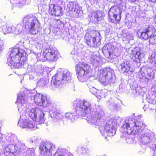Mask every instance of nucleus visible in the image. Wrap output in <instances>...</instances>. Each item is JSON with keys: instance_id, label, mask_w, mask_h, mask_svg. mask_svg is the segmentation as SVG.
Returning <instances> with one entry per match:
<instances>
[{"instance_id": "obj_1", "label": "nucleus", "mask_w": 156, "mask_h": 156, "mask_svg": "<svg viewBox=\"0 0 156 156\" xmlns=\"http://www.w3.org/2000/svg\"><path fill=\"white\" fill-rule=\"evenodd\" d=\"M73 105L75 108V112L80 116L87 115L86 120L89 124L98 126L103 122L104 116L103 111L99 106H97L93 111H92L91 103L85 100L79 99L75 100Z\"/></svg>"}, {"instance_id": "obj_2", "label": "nucleus", "mask_w": 156, "mask_h": 156, "mask_svg": "<svg viewBox=\"0 0 156 156\" xmlns=\"http://www.w3.org/2000/svg\"><path fill=\"white\" fill-rule=\"evenodd\" d=\"M8 54L7 63L12 68H25L27 66V55L23 50L19 48H11Z\"/></svg>"}, {"instance_id": "obj_3", "label": "nucleus", "mask_w": 156, "mask_h": 156, "mask_svg": "<svg viewBox=\"0 0 156 156\" xmlns=\"http://www.w3.org/2000/svg\"><path fill=\"white\" fill-rule=\"evenodd\" d=\"M146 126L142 121L135 122V119L128 117L120 130L122 132H126L128 135H138Z\"/></svg>"}, {"instance_id": "obj_4", "label": "nucleus", "mask_w": 156, "mask_h": 156, "mask_svg": "<svg viewBox=\"0 0 156 156\" xmlns=\"http://www.w3.org/2000/svg\"><path fill=\"white\" fill-rule=\"evenodd\" d=\"M71 75L70 72L67 69L58 70L55 76L52 77L50 88L55 90L56 88H59L62 84L68 83L71 79Z\"/></svg>"}, {"instance_id": "obj_5", "label": "nucleus", "mask_w": 156, "mask_h": 156, "mask_svg": "<svg viewBox=\"0 0 156 156\" xmlns=\"http://www.w3.org/2000/svg\"><path fill=\"white\" fill-rule=\"evenodd\" d=\"M39 108H34L29 109L28 112L29 116L31 119H27L26 115L21 116L18 123V125L20 127L32 129L34 128L35 124L33 120L36 117V114Z\"/></svg>"}, {"instance_id": "obj_6", "label": "nucleus", "mask_w": 156, "mask_h": 156, "mask_svg": "<svg viewBox=\"0 0 156 156\" xmlns=\"http://www.w3.org/2000/svg\"><path fill=\"white\" fill-rule=\"evenodd\" d=\"M22 23L27 30L32 34H37L40 30L38 21L32 15H28L23 18Z\"/></svg>"}, {"instance_id": "obj_7", "label": "nucleus", "mask_w": 156, "mask_h": 156, "mask_svg": "<svg viewBox=\"0 0 156 156\" xmlns=\"http://www.w3.org/2000/svg\"><path fill=\"white\" fill-rule=\"evenodd\" d=\"M121 119L119 117L118 119H111L106 123L105 126L104 127L100 126L99 130L101 133L103 135H108L112 136L115 133V127L117 124L120 122Z\"/></svg>"}, {"instance_id": "obj_8", "label": "nucleus", "mask_w": 156, "mask_h": 156, "mask_svg": "<svg viewBox=\"0 0 156 156\" xmlns=\"http://www.w3.org/2000/svg\"><path fill=\"white\" fill-rule=\"evenodd\" d=\"M155 33V29L153 26H149L143 31H138L137 34L140 38L145 40H149L150 44H152L156 43V40L154 35Z\"/></svg>"}, {"instance_id": "obj_9", "label": "nucleus", "mask_w": 156, "mask_h": 156, "mask_svg": "<svg viewBox=\"0 0 156 156\" xmlns=\"http://www.w3.org/2000/svg\"><path fill=\"white\" fill-rule=\"evenodd\" d=\"M76 70L79 80L81 82H84L87 79L86 75L90 71V67L85 63H80L76 66Z\"/></svg>"}, {"instance_id": "obj_10", "label": "nucleus", "mask_w": 156, "mask_h": 156, "mask_svg": "<svg viewBox=\"0 0 156 156\" xmlns=\"http://www.w3.org/2000/svg\"><path fill=\"white\" fill-rule=\"evenodd\" d=\"M100 33L96 31H91L90 33H87L84 37L87 44L94 47L100 44Z\"/></svg>"}, {"instance_id": "obj_11", "label": "nucleus", "mask_w": 156, "mask_h": 156, "mask_svg": "<svg viewBox=\"0 0 156 156\" xmlns=\"http://www.w3.org/2000/svg\"><path fill=\"white\" fill-rule=\"evenodd\" d=\"M140 137V141L143 144L147 146L151 149L154 150L156 144V139L152 132L148 131L142 134Z\"/></svg>"}, {"instance_id": "obj_12", "label": "nucleus", "mask_w": 156, "mask_h": 156, "mask_svg": "<svg viewBox=\"0 0 156 156\" xmlns=\"http://www.w3.org/2000/svg\"><path fill=\"white\" fill-rule=\"evenodd\" d=\"M34 99L37 105H42L44 107H48L51 109L53 106V104L49 99H47L45 96L40 93H37L35 95L33 94Z\"/></svg>"}, {"instance_id": "obj_13", "label": "nucleus", "mask_w": 156, "mask_h": 156, "mask_svg": "<svg viewBox=\"0 0 156 156\" xmlns=\"http://www.w3.org/2000/svg\"><path fill=\"white\" fill-rule=\"evenodd\" d=\"M104 71L103 76L100 79L101 82L105 85L114 83V80L113 79V70L108 68L104 69Z\"/></svg>"}, {"instance_id": "obj_14", "label": "nucleus", "mask_w": 156, "mask_h": 156, "mask_svg": "<svg viewBox=\"0 0 156 156\" xmlns=\"http://www.w3.org/2000/svg\"><path fill=\"white\" fill-rule=\"evenodd\" d=\"M39 149L43 156H51L52 151L55 150V147L50 142H44L41 143Z\"/></svg>"}, {"instance_id": "obj_15", "label": "nucleus", "mask_w": 156, "mask_h": 156, "mask_svg": "<svg viewBox=\"0 0 156 156\" xmlns=\"http://www.w3.org/2000/svg\"><path fill=\"white\" fill-rule=\"evenodd\" d=\"M122 11L116 7H113L110 8L108 12L109 21L112 23H116L117 21L121 19Z\"/></svg>"}, {"instance_id": "obj_16", "label": "nucleus", "mask_w": 156, "mask_h": 156, "mask_svg": "<svg viewBox=\"0 0 156 156\" xmlns=\"http://www.w3.org/2000/svg\"><path fill=\"white\" fill-rule=\"evenodd\" d=\"M138 77L140 79H151L154 77V72L152 69L147 66H143L138 72Z\"/></svg>"}, {"instance_id": "obj_17", "label": "nucleus", "mask_w": 156, "mask_h": 156, "mask_svg": "<svg viewBox=\"0 0 156 156\" xmlns=\"http://www.w3.org/2000/svg\"><path fill=\"white\" fill-rule=\"evenodd\" d=\"M44 56L50 61H54L57 59L58 50L55 48L49 47L44 51Z\"/></svg>"}, {"instance_id": "obj_18", "label": "nucleus", "mask_w": 156, "mask_h": 156, "mask_svg": "<svg viewBox=\"0 0 156 156\" xmlns=\"http://www.w3.org/2000/svg\"><path fill=\"white\" fill-rule=\"evenodd\" d=\"M26 97L25 94L23 93L20 92L18 96L17 101V102L18 103L17 107L20 112L25 109L27 101Z\"/></svg>"}, {"instance_id": "obj_19", "label": "nucleus", "mask_w": 156, "mask_h": 156, "mask_svg": "<svg viewBox=\"0 0 156 156\" xmlns=\"http://www.w3.org/2000/svg\"><path fill=\"white\" fill-rule=\"evenodd\" d=\"M130 62L126 60H123V62L119 66L118 69L125 75H127L133 72L132 69L130 67Z\"/></svg>"}, {"instance_id": "obj_20", "label": "nucleus", "mask_w": 156, "mask_h": 156, "mask_svg": "<svg viewBox=\"0 0 156 156\" xmlns=\"http://www.w3.org/2000/svg\"><path fill=\"white\" fill-rule=\"evenodd\" d=\"M130 57L133 61L137 63L140 62L141 57V49L139 47L134 48L131 51Z\"/></svg>"}, {"instance_id": "obj_21", "label": "nucleus", "mask_w": 156, "mask_h": 156, "mask_svg": "<svg viewBox=\"0 0 156 156\" xmlns=\"http://www.w3.org/2000/svg\"><path fill=\"white\" fill-rule=\"evenodd\" d=\"M62 8L60 6L55 5L53 4L50 5L49 9V13L52 15L59 16L62 15Z\"/></svg>"}, {"instance_id": "obj_22", "label": "nucleus", "mask_w": 156, "mask_h": 156, "mask_svg": "<svg viewBox=\"0 0 156 156\" xmlns=\"http://www.w3.org/2000/svg\"><path fill=\"white\" fill-rule=\"evenodd\" d=\"M103 14L101 11H96L91 14L90 20L94 22H98L103 18Z\"/></svg>"}, {"instance_id": "obj_23", "label": "nucleus", "mask_w": 156, "mask_h": 156, "mask_svg": "<svg viewBox=\"0 0 156 156\" xmlns=\"http://www.w3.org/2000/svg\"><path fill=\"white\" fill-rule=\"evenodd\" d=\"M36 117H35L33 121H35L39 124H42L45 122V119L43 112L42 110L39 108L36 114Z\"/></svg>"}, {"instance_id": "obj_24", "label": "nucleus", "mask_w": 156, "mask_h": 156, "mask_svg": "<svg viewBox=\"0 0 156 156\" xmlns=\"http://www.w3.org/2000/svg\"><path fill=\"white\" fill-rule=\"evenodd\" d=\"M53 156H73V155L68 151L58 148Z\"/></svg>"}, {"instance_id": "obj_25", "label": "nucleus", "mask_w": 156, "mask_h": 156, "mask_svg": "<svg viewBox=\"0 0 156 156\" xmlns=\"http://www.w3.org/2000/svg\"><path fill=\"white\" fill-rule=\"evenodd\" d=\"M6 140V141H4V142H7V143H12L13 142H16L18 141L19 143L21 142V140L18 139L16 136L14 134H11L10 136H7L5 137Z\"/></svg>"}, {"instance_id": "obj_26", "label": "nucleus", "mask_w": 156, "mask_h": 156, "mask_svg": "<svg viewBox=\"0 0 156 156\" xmlns=\"http://www.w3.org/2000/svg\"><path fill=\"white\" fill-rule=\"evenodd\" d=\"M90 64H92L94 66H97L98 65L100 58L97 56L93 55L90 57Z\"/></svg>"}, {"instance_id": "obj_27", "label": "nucleus", "mask_w": 156, "mask_h": 156, "mask_svg": "<svg viewBox=\"0 0 156 156\" xmlns=\"http://www.w3.org/2000/svg\"><path fill=\"white\" fill-rule=\"evenodd\" d=\"M13 33L16 34H19L22 33L23 30L22 26L20 24H18L16 27H13Z\"/></svg>"}, {"instance_id": "obj_28", "label": "nucleus", "mask_w": 156, "mask_h": 156, "mask_svg": "<svg viewBox=\"0 0 156 156\" xmlns=\"http://www.w3.org/2000/svg\"><path fill=\"white\" fill-rule=\"evenodd\" d=\"M65 118L70 122H73L75 120L76 116L73 113H67L65 114Z\"/></svg>"}, {"instance_id": "obj_29", "label": "nucleus", "mask_w": 156, "mask_h": 156, "mask_svg": "<svg viewBox=\"0 0 156 156\" xmlns=\"http://www.w3.org/2000/svg\"><path fill=\"white\" fill-rule=\"evenodd\" d=\"M44 68L41 66H36L35 68V72L38 76H40L43 74Z\"/></svg>"}, {"instance_id": "obj_30", "label": "nucleus", "mask_w": 156, "mask_h": 156, "mask_svg": "<svg viewBox=\"0 0 156 156\" xmlns=\"http://www.w3.org/2000/svg\"><path fill=\"white\" fill-rule=\"evenodd\" d=\"M48 83V79L45 80L44 79H41L38 81L37 86L39 87H43L46 85Z\"/></svg>"}, {"instance_id": "obj_31", "label": "nucleus", "mask_w": 156, "mask_h": 156, "mask_svg": "<svg viewBox=\"0 0 156 156\" xmlns=\"http://www.w3.org/2000/svg\"><path fill=\"white\" fill-rule=\"evenodd\" d=\"M17 147V146L14 145L13 144H10L6 148V150L8 152L12 153L14 152L17 153V150H16V148Z\"/></svg>"}, {"instance_id": "obj_32", "label": "nucleus", "mask_w": 156, "mask_h": 156, "mask_svg": "<svg viewBox=\"0 0 156 156\" xmlns=\"http://www.w3.org/2000/svg\"><path fill=\"white\" fill-rule=\"evenodd\" d=\"M68 7H69V9L70 10L76 12L78 11V9L76 8V5L73 2H71L70 3Z\"/></svg>"}, {"instance_id": "obj_33", "label": "nucleus", "mask_w": 156, "mask_h": 156, "mask_svg": "<svg viewBox=\"0 0 156 156\" xmlns=\"http://www.w3.org/2000/svg\"><path fill=\"white\" fill-rule=\"evenodd\" d=\"M111 49L110 48L107 50L102 52L105 57L107 58L111 57L112 53L111 52Z\"/></svg>"}, {"instance_id": "obj_34", "label": "nucleus", "mask_w": 156, "mask_h": 156, "mask_svg": "<svg viewBox=\"0 0 156 156\" xmlns=\"http://www.w3.org/2000/svg\"><path fill=\"white\" fill-rule=\"evenodd\" d=\"M88 149L84 147H79L77 149V152L79 154L87 153Z\"/></svg>"}, {"instance_id": "obj_35", "label": "nucleus", "mask_w": 156, "mask_h": 156, "mask_svg": "<svg viewBox=\"0 0 156 156\" xmlns=\"http://www.w3.org/2000/svg\"><path fill=\"white\" fill-rule=\"evenodd\" d=\"M87 85L89 88L90 91L93 94H95L97 92V89L94 87L91 86L90 83Z\"/></svg>"}, {"instance_id": "obj_36", "label": "nucleus", "mask_w": 156, "mask_h": 156, "mask_svg": "<svg viewBox=\"0 0 156 156\" xmlns=\"http://www.w3.org/2000/svg\"><path fill=\"white\" fill-rule=\"evenodd\" d=\"M34 150L31 148L27 150L26 156H34Z\"/></svg>"}, {"instance_id": "obj_37", "label": "nucleus", "mask_w": 156, "mask_h": 156, "mask_svg": "<svg viewBox=\"0 0 156 156\" xmlns=\"http://www.w3.org/2000/svg\"><path fill=\"white\" fill-rule=\"evenodd\" d=\"M49 113L51 114V117L53 118H56V119H58V115H59L56 112H53L51 110L49 111Z\"/></svg>"}, {"instance_id": "obj_38", "label": "nucleus", "mask_w": 156, "mask_h": 156, "mask_svg": "<svg viewBox=\"0 0 156 156\" xmlns=\"http://www.w3.org/2000/svg\"><path fill=\"white\" fill-rule=\"evenodd\" d=\"M13 26L11 27L6 26L5 27V29H4V31L6 33H13Z\"/></svg>"}, {"instance_id": "obj_39", "label": "nucleus", "mask_w": 156, "mask_h": 156, "mask_svg": "<svg viewBox=\"0 0 156 156\" xmlns=\"http://www.w3.org/2000/svg\"><path fill=\"white\" fill-rule=\"evenodd\" d=\"M112 102V101L110 100H109L107 102V104L111 108H112L113 109H116V107H117V105L116 104H115L114 103H113V104H112V103L110 105V103Z\"/></svg>"}, {"instance_id": "obj_40", "label": "nucleus", "mask_w": 156, "mask_h": 156, "mask_svg": "<svg viewBox=\"0 0 156 156\" xmlns=\"http://www.w3.org/2000/svg\"><path fill=\"white\" fill-rule=\"evenodd\" d=\"M127 36L126 38L129 40L133 39V33L129 32H128L126 34Z\"/></svg>"}, {"instance_id": "obj_41", "label": "nucleus", "mask_w": 156, "mask_h": 156, "mask_svg": "<svg viewBox=\"0 0 156 156\" xmlns=\"http://www.w3.org/2000/svg\"><path fill=\"white\" fill-rule=\"evenodd\" d=\"M20 147L19 150L18 151H20V150L22 149L23 150H25L27 148V147L25 146L24 144L20 143L18 144Z\"/></svg>"}, {"instance_id": "obj_42", "label": "nucleus", "mask_w": 156, "mask_h": 156, "mask_svg": "<svg viewBox=\"0 0 156 156\" xmlns=\"http://www.w3.org/2000/svg\"><path fill=\"white\" fill-rule=\"evenodd\" d=\"M126 140V142L129 144L132 143L133 141V139L132 138H130L129 137V136L125 137Z\"/></svg>"}, {"instance_id": "obj_43", "label": "nucleus", "mask_w": 156, "mask_h": 156, "mask_svg": "<svg viewBox=\"0 0 156 156\" xmlns=\"http://www.w3.org/2000/svg\"><path fill=\"white\" fill-rule=\"evenodd\" d=\"M35 92L34 91H29L28 93V92L27 93L28 94V99H29V97H34V96H33V94H34V93Z\"/></svg>"}, {"instance_id": "obj_44", "label": "nucleus", "mask_w": 156, "mask_h": 156, "mask_svg": "<svg viewBox=\"0 0 156 156\" xmlns=\"http://www.w3.org/2000/svg\"><path fill=\"white\" fill-rule=\"evenodd\" d=\"M30 141L32 143H36L37 141V138L35 137L32 138L31 139Z\"/></svg>"}, {"instance_id": "obj_45", "label": "nucleus", "mask_w": 156, "mask_h": 156, "mask_svg": "<svg viewBox=\"0 0 156 156\" xmlns=\"http://www.w3.org/2000/svg\"><path fill=\"white\" fill-rule=\"evenodd\" d=\"M108 45H105L102 48V52L105 51V50H107L108 48Z\"/></svg>"}, {"instance_id": "obj_46", "label": "nucleus", "mask_w": 156, "mask_h": 156, "mask_svg": "<svg viewBox=\"0 0 156 156\" xmlns=\"http://www.w3.org/2000/svg\"><path fill=\"white\" fill-rule=\"evenodd\" d=\"M71 54L74 55H77V53L75 50H73L71 52Z\"/></svg>"}, {"instance_id": "obj_47", "label": "nucleus", "mask_w": 156, "mask_h": 156, "mask_svg": "<svg viewBox=\"0 0 156 156\" xmlns=\"http://www.w3.org/2000/svg\"><path fill=\"white\" fill-rule=\"evenodd\" d=\"M60 122L61 123L63 124V122L62 121V119H59Z\"/></svg>"}, {"instance_id": "obj_48", "label": "nucleus", "mask_w": 156, "mask_h": 156, "mask_svg": "<svg viewBox=\"0 0 156 156\" xmlns=\"http://www.w3.org/2000/svg\"><path fill=\"white\" fill-rule=\"evenodd\" d=\"M155 101H153V102H152V103L153 104H155Z\"/></svg>"}, {"instance_id": "obj_49", "label": "nucleus", "mask_w": 156, "mask_h": 156, "mask_svg": "<svg viewBox=\"0 0 156 156\" xmlns=\"http://www.w3.org/2000/svg\"><path fill=\"white\" fill-rule=\"evenodd\" d=\"M107 137L106 136H105V138H106Z\"/></svg>"}]
</instances>
